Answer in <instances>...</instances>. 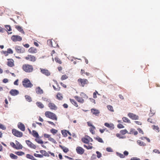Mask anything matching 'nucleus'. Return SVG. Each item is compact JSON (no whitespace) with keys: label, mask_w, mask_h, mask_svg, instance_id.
Instances as JSON below:
<instances>
[{"label":"nucleus","mask_w":160,"mask_h":160,"mask_svg":"<svg viewBox=\"0 0 160 160\" xmlns=\"http://www.w3.org/2000/svg\"><path fill=\"white\" fill-rule=\"evenodd\" d=\"M25 59L27 61L33 62H35L36 60V57L31 55H28L25 57Z\"/></svg>","instance_id":"obj_7"},{"label":"nucleus","mask_w":160,"mask_h":160,"mask_svg":"<svg viewBox=\"0 0 160 160\" xmlns=\"http://www.w3.org/2000/svg\"><path fill=\"white\" fill-rule=\"evenodd\" d=\"M15 48L16 52L18 53H23L24 52V49L20 46H17Z\"/></svg>","instance_id":"obj_13"},{"label":"nucleus","mask_w":160,"mask_h":160,"mask_svg":"<svg viewBox=\"0 0 160 160\" xmlns=\"http://www.w3.org/2000/svg\"><path fill=\"white\" fill-rule=\"evenodd\" d=\"M34 155L36 157L39 158H42L43 157V155L41 154H38L36 153H34Z\"/></svg>","instance_id":"obj_52"},{"label":"nucleus","mask_w":160,"mask_h":160,"mask_svg":"<svg viewBox=\"0 0 160 160\" xmlns=\"http://www.w3.org/2000/svg\"><path fill=\"white\" fill-rule=\"evenodd\" d=\"M25 142L28 146L31 148L35 149L36 147L29 140H26Z\"/></svg>","instance_id":"obj_15"},{"label":"nucleus","mask_w":160,"mask_h":160,"mask_svg":"<svg viewBox=\"0 0 160 160\" xmlns=\"http://www.w3.org/2000/svg\"><path fill=\"white\" fill-rule=\"evenodd\" d=\"M0 128L2 129V130H4L6 129V127L2 124L0 123Z\"/></svg>","instance_id":"obj_58"},{"label":"nucleus","mask_w":160,"mask_h":160,"mask_svg":"<svg viewBox=\"0 0 160 160\" xmlns=\"http://www.w3.org/2000/svg\"><path fill=\"white\" fill-rule=\"evenodd\" d=\"M106 150L108 152H112V149L110 147L107 148H106Z\"/></svg>","instance_id":"obj_61"},{"label":"nucleus","mask_w":160,"mask_h":160,"mask_svg":"<svg viewBox=\"0 0 160 160\" xmlns=\"http://www.w3.org/2000/svg\"><path fill=\"white\" fill-rule=\"evenodd\" d=\"M78 82L79 85L82 87H84L85 85L89 83L87 79L81 78H79L78 79Z\"/></svg>","instance_id":"obj_4"},{"label":"nucleus","mask_w":160,"mask_h":160,"mask_svg":"<svg viewBox=\"0 0 160 160\" xmlns=\"http://www.w3.org/2000/svg\"><path fill=\"white\" fill-rule=\"evenodd\" d=\"M130 160H140V159L137 157H133L130 159Z\"/></svg>","instance_id":"obj_64"},{"label":"nucleus","mask_w":160,"mask_h":160,"mask_svg":"<svg viewBox=\"0 0 160 160\" xmlns=\"http://www.w3.org/2000/svg\"><path fill=\"white\" fill-rule=\"evenodd\" d=\"M37 105L40 108H42L44 107V105L40 102H37L36 103Z\"/></svg>","instance_id":"obj_31"},{"label":"nucleus","mask_w":160,"mask_h":160,"mask_svg":"<svg viewBox=\"0 0 160 160\" xmlns=\"http://www.w3.org/2000/svg\"><path fill=\"white\" fill-rule=\"evenodd\" d=\"M117 127L119 128H123L124 126L121 124H118L117 125Z\"/></svg>","instance_id":"obj_57"},{"label":"nucleus","mask_w":160,"mask_h":160,"mask_svg":"<svg viewBox=\"0 0 160 160\" xmlns=\"http://www.w3.org/2000/svg\"><path fill=\"white\" fill-rule=\"evenodd\" d=\"M97 154V157L98 158H99L101 157V154L98 151H97L96 152Z\"/></svg>","instance_id":"obj_56"},{"label":"nucleus","mask_w":160,"mask_h":160,"mask_svg":"<svg viewBox=\"0 0 160 160\" xmlns=\"http://www.w3.org/2000/svg\"><path fill=\"white\" fill-rule=\"evenodd\" d=\"M48 106L51 110H56L57 108V107L53 103L50 102L48 104Z\"/></svg>","instance_id":"obj_17"},{"label":"nucleus","mask_w":160,"mask_h":160,"mask_svg":"<svg viewBox=\"0 0 160 160\" xmlns=\"http://www.w3.org/2000/svg\"><path fill=\"white\" fill-rule=\"evenodd\" d=\"M153 152H154L155 153H157L158 154L160 153V151L158 150H157V149H154L153 150Z\"/></svg>","instance_id":"obj_62"},{"label":"nucleus","mask_w":160,"mask_h":160,"mask_svg":"<svg viewBox=\"0 0 160 160\" xmlns=\"http://www.w3.org/2000/svg\"><path fill=\"white\" fill-rule=\"evenodd\" d=\"M15 153L18 156H22L25 154L24 152L22 151L16 152Z\"/></svg>","instance_id":"obj_39"},{"label":"nucleus","mask_w":160,"mask_h":160,"mask_svg":"<svg viewBox=\"0 0 160 160\" xmlns=\"http://www.w3.org/2000/svg\"><path fill=\"white\" fill-rule=\"evenodd\" d=\"M120 133L122 135H124L128 133V131L126 129L122 130L120 131Z\"/></svg>","instance_id":"obj_44"},{"label":"nucleus","mask_w":160,"mask_h":160,"mask_svg":"<svg viewBox=\"0 0 160 160\" xmlns=\"http://www.w3.org/2000/svg\"><path fill=\"white\" fill-rule=\"evenodd\" d=\"M36 92L38 94H42L43 93V91L40 87H38L36 89Z\"/></svg>","instance_id":"obj_24"},{"label":"nucleus","mask_w":160,"mask_h":160,"mask_svg":"<svg viewBox=\"0 0 160 160\" xmlns=\"http://www.w3.org/2000/svg\"><path fill=\"white\" fill-rule=\"evenodd\" d=\"M122 120L123 122L128 123H130V121L127 118L124 117L122 118Z\"/></svg>","instance_id":"obj_36"},{"label":"nucleus","mask_w":160,"mask_h":160,"mask_svg":"<svg viewBox=\"0 0 160 160\" xmlns=\"http://www.w3.org/2000/svg\"><path fill=\"white\" fill-rule=\"evenodd\" d=\"M138 132L140 133H141L143 134H144L143 131L140 128H138Z\"/></svg>","instance_id":"obj_63"},{"label":"nucleus","mask_w":160,"mask_h":160,"mask_svg":"<svg viewBox=\"0 0 160 160\" xmlns=\"http://www.w3.org/2000/svg\"><path fill=\"white\" fill-rule=\"evenodd\" d=\"M22 69L26 72L30 73L33 71V68L32 65L28 64H24L22 67Z\"/></svg>","instance_id":"obj_1"},{"label":"nucleus","mask_w":160,"mask_h":160,"mask_svg":"<svg viewBox=\"0 0 160 160\" xmlns=\"http://www.w3.org/2000/svg\"><path fill=\"white\" fill-rule=\"evenodd\" d=\"M97 94H98V92L97 91H95V92H93V96L94 98H97Z\"/></svg>","instance_id":"obj_55"},{"label":"nucleus","mask_w":160,"mask_h":160,"mask_svg":"<svg viewBox=\"0 0 160 160\" xmlns=\"http://www.w3.org/2000/svg\"><path fill=\"white\" fill-rule=\"evenodd\" d=\"M56 96L57 99L59 100H62L63 99V97L62 94L59 92L58 93Z\"/></svg>","instance_id":"obj_32"},{"label":"nucleus","mask_w":160,"mask_h":160,"mask_svg":"<svg viewBox=\"0 0 160 160\" xmlns=\"http://www.w3.org/2000/svg\"><path fill=\"white\" fill-rule=\"evenodd\" d=\"M7 62V65L10 67H12L14 66V61L12 59H8Z\"/></svg>","instance_id":"obj_21"},{"label":"nucleus","mask_w":160,"mask_h":160,"mask_svg":"<svg viewBox=\"0 0 160 160\" xmlns=\"http://www.w3.org/2000/svg\"><path fill=\"white\" fill-rule=\"evenodd\" d=\"M5 28L7 29L8 31H11L12 30L11 28L10 25H6L5 26Z\"/></svg>","instance_id":"obj_51"},{"label":"nucleus","mask_w":160,"mask_h":160,"mask_svg":"<svg viewBox=\"0 0 160 160\" xmlns=\"http://www.w3.org/2000/svg\"><path fill=\"white\" fill-rule=\"evenodd\" d=\"M22 84L23 87L26 88H31L33 86V84L31 82L30 80L27 78L23 80Z\"/></svg>","instance_id":"obj_3"},{"label":"nucleus","mask_w":160,"mask_h":160,"mask_svg":"<svg viewBox=\"0 0 160 160\" xmlns=\"http://www.w3.org/2000/svg\"><path fill=\"white\" fill-rule=\"evenodd\" d=\"M52 87H53L54 90L55 91H59L60 90L61 88L59 86L58 84H57V88L55 87L54 85H53Z\"/></svg>","instance_id":"obj_45"},{"label":"nucleus","mask_w":160,"mask_h":160,"mask_svg":"<svg viewBox=\"0 0 160 160\" xmlns=\"http://www.w3.org/2000/svg\"><path fill=\"white\" fill-rule=\"evenodd\" d=\"M128 133L130 134H134L135 135H136L138 134V132L135 130L133 128H131L130 130V132Z\"/></svg>","instance_id":"obj_26"},{"label":"nucleus","mask_w":160,"mask_h":160,"mask_svg":"<svg viewBox=\"0 0 160 160\" xmlns=\"http://www.w3.org/2000/svg\"><path fill=\"white\" fill-rule=\"evenodd\" d=\"M18 128L21 131H24L25 130V126L21 122H19L18 125Z\"/></svg>","instance_id":"obj_20"},{"label":"nucleus","mask_w":160,"mask_h":160,"mask_svg":"<svg viewBox=\"0 0 160 160\" xmlns=\"http://www.w3.org/2000/svg\"><path fill=\"white\" fill-rule=\"evenodd\" d=\"M12 133L15 136L17 137H21L23 135V133L22 132L15 129L12 130Z\"/></svg>","instance_id":"obj_8"},{"label":"nucleus","mask_w":160,"mask_h":160,"mask_svg":"<svg viewBox=\"0 0 160 160\" xmlns=\"http://www.w3.org/2000/svg\"><path fill=\"white\" fill-rule=\"evenodd\" d=\"M59 147L65 153H67L69 151L67 147L59 145Z\"/></svg>","instance_id":"obj_27"},{"label":"nucleus","mask_w":160,"mask_h":160,"mask_svg":"<svg viewBox=\"0 0 160 160\" xmlns=\"http://www.w3.org/2000/svg\"><path fill=\"white\" fill-rule=\"evenodd\" d=\"M35 141L38 143L39 144H43V141L38 137L36 138L35 139Z\"/></svg>","instance_id":"obj_34"},{"label":"nucleus","mask_w":160,"mask_h":160,"mask_svg":"<svg viewBox=\"0 0 160 160\" xmlns=\"http://www.w3.org/2000/svg\"><path fill=\"white\" fill-rule=\"evenodd\" d=\"M11 39L14 42L17 41H21L22 40V38L21 37L18 35H13L11 38Z\"/></svg>","instance_id":"obj_9"},{"label":"nucleus","mask_w":160,"mask_h":160,"mask_svg":"<svg viewBox=\"0 0 160 160\" xmlns=\"http://www.w3.org/2000/svg\"><path fill=\"white\" fill-rule=\"evenodd\" d=\"M48 45L51 47H54L52 44V42L51 40H48L47 41Z\"/></svg>","instance_id":"obj_49"},{"label":"nucleus","mask_w":160,"mask_h":160,"mask_svg":"<svg viewBox=\"0 0 160 160\" xmlns=\"http://www.w3.org/2000/svg\"><path fill=\"white\" fill-rule=\"evenodd\" d=\"M88 145L87 146L86 145H84L83 146L84 148H86L87 149H92L93 148V147L92 146V144L91 143H88Z\"/></svg>","instance_id":"obj_29"},{"label":"nucleus","mask_w":160,"mask_h":160,"mask_svg":"<svg viewBox=\"0 0 160 160\" xmlns=\"http://www.w3.org/2000/svg\"><path fill=\"white\" fill-rule=\"evenodd\" d=\"M116 154L118 156H119L120 158H123L125 157L122 154L119 152H117Z\"/></svg>","instance_id":"obj_50"},{"label":"nucleus","mask_w":160,"mask_h":160,"mask_svg":"<svg viewBox=\"0 0 160 160\" xmlns=\"http://www.w3.org/2000/svg\"><path fill=\"white\" fill-rule=\"evenodd\" d=\"M10 157L12 159H17L18 157L13 153H11L10 154Z\"/></svg>","instance_id":"obj_42"},{"label":"nucleus","mask_w":160,"mask_h":160,"mask_svg":"<svg viewBox=\"0 0 160 160\" xmlns=\"http://www.w3.org/2000/svg\"><path fill=\"white\" fill-rule=\"evenodd\" d=\"M96 129L95 127L94 126H92V127L90 128V131L92 134L95 133L94 130Z\"/></svg>","instance_id":"obj_41"},{"label":"nucleus","mask_w":160,"mask_h":160,"mask_svg":"<svg viewBox=\"0 0 160 160\" xmlns=\"http://www.w3.org/2000/svg\"><path fill=\"white\" fill-rule=\"evenodd\" d=\"M50 131L51 133L54 135L57 132L58 130H57L52 128L50 130Z\"/></svg>","instance_id":"obj_47"},{"label":"nucleus","mask_w":160,"mask_h":160,"mask_svg":"<svg viewBox=\"0 0 160 160\" xmlns=\"http://www.w3.org/2000/svg\"><path fill=\"white\" fill-rule=\"evenodd\" d=\"M68 78V77L66 75H63L61 78V79L62 80H63L65 79H67Z\"/></svg>","instance_id":"obj_54"},{"label":"nucleus","mask_w":160,"mask_h":160,"mask_svg":"<svg viewBox=\"0 0 160 160\" xmlns=\"http://www.w3.org/2000/svg\"><path fill=\"white\" fill-rule=\"evenodd\" d=\"M95 139L97 141H98V142H100L103 143V141L102 140V138H100L98 136H97V137L95 138Z\"/></svg>","instance_id":"obj_40"},{"label":"nucleus","mask_w":160,"mask_h":160,"mask_svg":"<svg viewBox=\"0 0 160 160\" xmlns=\"http://www.w3.org/2000/svg\"><path fill=\"white\" fill-rule=\"evenodd\" d=\"M69 100L71 102L74 106L76 107H78V103L74 99L70 98Z\"/></svg>","instance_id":"obj_28"},{"label":"nucleus","mask_w":160,"mask_h":160,"mask_svg":"<svg viewBox=\"0 0 160 160\" xmlns=\"http://www.w3.org/2000/svg\"><path fill=\"white\" fill-rule=\"evenodd\" d=\"M44 137L45 138H47L48 139V140L51 142L54 143H56L57 142L53 138L51 137V135L49 134H44Z\"/></svg>","instance_id":"obj_10"},{"label":"nucleus","mask_w":160,"mask_h":160,"mask_svg":"<svg viewBox=\"0 0 160 160\" xmlns=\"http://www.w3.org/2000/svg\"><path fill=\"white\" fill-rule=\"evenodd\" d=\"M10 94L12 96H16L19 94V92L16 89H12L9 92Z\"/></svg>","instance_id":"obj_18"},{"label":"nucleus","mask_w":160,"mask_h":160,"mask_svg":"<svg viewBox=\"0 0 160 160\" xmlns=\"http://www.w3.org/2000/svg\"><path fill=\"white\" fill-rule=\"evenodd\" d=\"M16 143L17 145L16 149H19L22 148L23 147L22 145L18 141H16Z\"/></svg>","instance_id":"obj_25"},{"label":"nucleus","mask_w":160,"mask_h":160,"mask_svg":"<svg viewBox=\"0 0 160 160\" xmlns=\"http://www.w3.org/2000/svg\"><path fill=\"white\" fill-rule=\"evenodd\" d=\"M7 52L9 53L12 54L13 52L12 50L10 49H8L7 50Z\"/></svg>","instance_id":"obj_60"},{"label":"nucleus","mask_w":160,"mask_h":160,"mask_svg":"<svg viewBox=\"0 0 160 160\" xmlns=\"http://www.w3.org/2000/svg\"><path fill=\"white\" fill-rule=\"evenodd\" d=\"M25 98L27 101L29 102L32 101V98L30 96L28 95H26L25 96Z\"/></svg>","instance_id":"obj_46"},{"label":"nucleus","mask_w":160,"mask_h":160,"mask_svg":"<svg viewBox=\"0 0 160 160\" xmlns=\"http://www.w3.org/2000/svg\"><path fill=\"white\" fill-rule=\"evenodd\" d=\"M15 28L21 33L24 34V32L21 27L18 25H16L15 26Z\"/></svg>","instance_id":"obj_23"},{"label":"nucleus","mask_w":160,"mask_h":160,"mask_svg":"<svg viewBox=\"0 0 160 160\" xmlns=\"http://www.w3.org/2000/svg\"><path fill=\"white\" fill-rule=\"evenodd\" d=\"M137 142L139 145L141 146H144L146 145L145 143L140 140H138L137 141Z\"/></svg>","instance_id":"obj_30"},{"label":"nucleus","mask_w":160,"mask_h":160,"mask_svg":"<svg viewBox=\"0 0 160 160\" xmlns=\"http://www.w3.org/2000/svg\"><path fill=\"white\" fill-rule=\"evenodd\" d=\"M76 151L77 153L79 154H82L84 152V149L81 147H78L76 148Z\"/></svg>","instance_id":"obj_14"},{"label":"nucleus","mask_w":160,"mask_h":160,"mask_svg":"<svg viewBox=\"0 0 160 160\" xmlns=\"http://www.w3.org/2000/svg\"><path fill=\"white\" fill-rule=\"evenodd\" d=\"M128 115L130 118L133 120H138L139 118V117L138 115L132 113H129Z\"/></svg>","instance_id":"obj_12"},{"label":"nucleus","mask_w":160,"mask_h":160,"mask_svg":"<svg viewBox=\"0 0 160 160\" xmlns=\"http://www.w3.org/2000/svg\"><path fill=\"white\" fill-rule=\"evenodd\" d=\"M28 51L31 53H35L37 52V50L34 47H31L28 49Z\"/></svg>","instance_id":"obj_22"},{"label":"nucleus","mask_w":160,"mask_h":160,"mask_svg":"<svg viewBox=\"0 0 160 160\" xmlns=\"http://www.w3.org/2000/svg\"><path fill=\"white\" fill-rule=\"evenodd\" d=\"M10 145L12 146L13 148H14L16 149V146L15 144V143L13 142H11L10 143Z\"/></svg>","instance_id":"obj_59"},{"label":"nucleus","mask_w":160,"mask_h":160,"mask_svg":"<svg viewBox=\"0 0 160 160\" xmlns=\"http://www.w3.org/2000/svg\"><path fill=\"white\" fill-rule=\"evenodd\" d=\"M80 95L82 97H80L78 96H76L74 97V98L78 102L81 103H83L84 102V100L83 98H88V97L83 92H81Z\"/></svg>","instance_id":"obj_2"},{"label":"nucleus","mask_w":160,"mask_h":160,"mask_svg":"<svg viewBox=\"0 0 160 160\" xmlns=\"http://www.w3.org/2000/svg\"><path fill=\"white\" fill-rule=\"evenodd\" d=\"M82 140L83 143L86 144L89 143L90 142H93L92 139L88 136H86L85 138H82Z\"/></svg>","instance_id":"obj_6"},{"label":"nucleus","mask_w":160,"mask_h":160,"mask_svg":"<svg viewBox=\"0 0 160 160\" xmlns=\"http://www.w3.org/2000/svg\"><path fill=\"white\" fill-rule=\"evenodd\" d=\"M152 128L156 132H158L159 131V128L158 126L152 125Z\"/></svg>","instance_id":"obj_37"},{"label":"nucleus","mask_w":160,"mask_h":160,"mask_svg":"<svg viewBox=\"0 0 160 160\" xmlns=\"http://www.w3.org/2000/svg\"><path fill=\"white\" fill-rule=\"evenodd\" d=\"M32 135L36 138H38L39 137V135L38 133L35 130H33L32 131Z\"/></svg>","instance_id":"obj_33"},{"label":"nucleus","mask_w":160,"mask_h":160,"mask_svg":"<svg viewBox=\"0 0 160 160\" xmlns=\"http://www.w3.org/2000/svg\"><path fill=\"white\" fill-rule=\"evenodd\" d=\"M45 114L47 118L56 121L57 120V118L55 114L51 112L47 111L45 112Z\"/></svg>","instance_id":"obj_5"},{"label":"nucleus","mask_w":160,"mask_h":160,"mask_svg":"<svg viewBox=\"0 0 160 160\" xmlns=\"http://www.w3.org/2000/svg\"><path fill=\"white\" fill-rule=\"evenodd\" d=\"M107 108L109 111L111 112L114 111L113 108L112 106L110 105H108L107 106Z\"/></svg>","instance_id":"obj_48"},{"label":"nucleus","mask_w":160,"mask_h":160,"mask_svg":"<svg viewBox=\"0 0 160 160\" xmlns=\"http://www.w3.org/2000/svg\"><path fill=\"white\" fill-rule=\"evenodd\" d=\"M62 135L64 137H66L68 136L67 131L66 130H62L61 131Z\"/></svg>","instance_id":"obj_38"},{"label":"nucleus","mask_w":160,"mask_h":160,"mask_svg":"<svg viewBox=\"0 0 160 160\" xmlns=\"http://www.w3.org/2000/svg\"><path fill=\"white\" fill-rule=\"evenodd\" d=\"M105 126L109 128L110 130H113L114 128V124L112 123H109L108 122H105L104 124Z\"/></svg>","instance_id":"obj_16"},{"label":"nucleus","mask_w":160,"mask_h":160,"mask_svg":"<svg viewBox=\"0 0 160 160\" xmlns=\"http://www.w3.org/2000/svg\"><path fill=\"white\" fill-rule=\"evenodd\" d=\"M91 111L92 114L96 116H98L100 113L99 111L96 109L92 108L91 109Z\"/></svg>","instance_id":"obj_19"},{"label":"nucleus","mask_w":160,"mask_h":160,"mask_svg":"<svg viewBox=\"0 0 160 160\" xmlns=\"http://www.w3.org/2000/svg\"><path fill=\"white\" fill-rule=\"evenodd\" d=\"M40 152L42 154H43V156L47 157L49 156V155L48 154V152L45 150H40Z\"/></svg>","instance_id":"obj_35"},{"label":"nucleus","mask_w":160,"mask_h":160,"mask_svg":"<svg viewBox=\"0 0 160 160\" xmlns=\"http://www.w3.org/2000/svg\"><path fill=\"white\" fill-rule=\"evenodd\" d=\"M42 99L43 100L47 102H49L50 101V100L47 98L45 97H43L42 98Z\"/></svg>","instance_id":"obj_53"},{"label":"nucleus","mask_w":160,"mask_h":160,"mask_svg":"<svg viewBox=\"0 0 160 160\" xmlns=\"http://www.w3.org/2000/svg\"><path fill=\"white\" fill-rule=\"evenodd\" d=\"M55 61L57 62L59 64H61L62 63V62L60 59L58 57H56L55 58Z\"/></svg>","instance_id":"obj_43"},{"label":"nucleus","mask_w":160,"mask_h":160,"mask_svg":"<svg viewBox=\"0 0 160 160\" xmlns=\"http://www.w3.org/2000/svg\"><path fill=\"white\" fill-rule=\"evenodd\" d=\"M41 72L45 75L48 76L50 75L51 73L47 69L45 68H40Z\"/></svg>","instance_id":"obj_11"}]
</instances>
